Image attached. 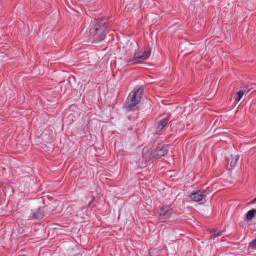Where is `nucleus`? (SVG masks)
<instances>
[{"instance_id": "f257e3e1", "label": "nucleus", "mask_w": 256, "mask_h": 256, "mask_svg": "<svg viewBox=\"0 0 256 256\" xmlns=\"http://www.w3.org/2000/svg\"><path fill=\"white\" fill-rule=\"evenodd\" d=\"M108 21L106 18L94 20L90 26L89 40L92 43L102 42L108 30Z\"/></svg>"}, {"instance_id": "f03ea898", "label": "nucleus", "mask_w": 256, "mask_h": 256, "mask_svg": "<svg viewBox=\"0 0 256 256\" xmlns=\"http://www.w3.org/2000/svg\"><path fill=\"white\" fill-rule=\"evenodd\" d=\"M144 92L143 86H138L130 93L124 105V108L127 112L134 110V108L140 102Z\"/></svg>"}, {"instance_id": "7ed1b4c3", "label": "nucleus", "mask_w": 256, "mask_h": 256, "mask_svg": "<svg viewBox=\"0 0 256 256\" xmlns=\"http://www.w3.org/2000/svg\"><path fill=\"white\" fill-rule=\"evenodd\" d=\"M151 50H138L135 53L134 58L130 60L129 63L132 62L134 64L142 63L147 60L150 56Z\"/></svg>"}, {"instance_id": "20e7f679", "label": "nucleus", "mask_w": 256, "mask_h": 256, "mask_svg": "<svg viewBox=\"0 0 256 256\" xmlns=\"http://www.w3.org/2000/svg\"><path fill=\"white\" fill-rule=\"evenodd\" d=\"M172 208L170 206H164L158 210V215L160 222H165L172 216Z\"/></svg>"}, {"instance_id": "39448f33", "label": "nucleus", "mask_w": 256, "mask_h": 256, "mask_svg": "<svg viewBox=\"0 0 256 256\" xmlns=\"http://www.w3.org/2000/svg\"><path fill=\"white\" fill-rule=\"evenodd\" d=\"M169 151L168 145L159 146L153 150L152 152V155L154 158H159L166 156Z\"/></svg>"}, {"instance_id": "423d86ee", "label": "nucleus", "mask_w": 256, "mask_h": 256, "mask_svg": "<svg viewBox=\"0 0 256 256\" xmlns=\"http://www.w3.org/2000/svg\"><path fill=\"white\" fill-rule=\"evenodd\" d=\"M190 199L194 202H206V192L205 191L199 190L192 193L190 196Z\"/></svg>"}, {"instance_id": "0eeeda50", "label": "nucleus", "mask_w": 256, "mask_h": 256, "mask_svg": "<svg viewBox=\"0 0 256 256\" xmlns=\"http://www.w3.org/2000/svg\"><path fill=\"white\" fill-rule=\"evenodd\" d=\"M44 216V211L42 208H39L37 210L32 212V214L30 216V220H40Z\"/></svg>"}, {"instance_id": "6e6552de", "label": "nucleus", "mask_w": 256, "mask_h": 256, "mask_svg": "<svg viewBox=\"0 0 256 256\" xmlns=\"http://www.w3.org/2000/svg\"><path fill=\"white\" fill-rule=\"evenodd\" d=\"M170 116H168L166 118H164L156 122L157 129L159 130H162L168 124L170 120Z\"/></svg>"}, {"instance_id": "1a4fd4ad", "label": "nucleus", "mask_w": 256, "mask_h": 256, "mask_svg": "<svg viewBox=\"0 0 256 256\" xmlns=\"http://www.w3.org/2000/svg\"><path fill=\"white\" fill-rule=\"evenodd\" d=\"M256 216V210L252 209L250 210L246 214V219L252 220Z\"/></svg>"}, {"instance_id": "9d476101", "label": "nucleus", "mask_w": 256, "mask_h": 256, "mask_svg": "<svg viewBox=\"0 0 256 256\" xmlns=\"http://www.w3.org/2000/svg\"><path fill=\"white\" fill-rule=\"evenodd\" d=\"M244 95V92L243 90L238 91L235 96V98L237 102H239Z\"/></svg>"}, {"instance_id": "9b49d317", "label": "nucleus", "mask_w": 256, "mask_h": 256, "mask_svg": "<svg viewBox=\"0 0 256 256\" xmlns=\"http://www.w3.org/2000/svg\"><path fill=\"white\" fill-rule=\"evenodd\" d=\"M238 162V158H234L232 156H231V159L228 160V162H230V165L232 168H234L236 166Z\"/></svg>"}, {"instance_id": "f8f14e48", "label": "nucleus", "mask_w": 256, "mask_h": 256, "mask_svg": "<svg viewBox=\"0 0 256 256\" xmlns=\"http://www.w3.org/2000/svg\"><path fill=\"white\" fill-rule=\"evenodd\" d=\"M222 232L216 230H213L211 232L212 235L214 238H216V237L221 236L222 234Z\"/></svg>"}, {"instance_id": "ddd939ff", "label": "nucleus", "mask_w": 256, "mask_h": 256, "mask_svg": "<svg viewBox=\"0 0 256 256\" xmlns=\"http://www.w3.org/2000/svg\"><path fill=\"white\" fill-rule=\"evenodd\" d=\"M250 246L253 248H256V238L250 243Z\"/></svg>"}, {"instance_id": "4468645a", "label": "nucleus", "mask_w": 256, "mask_h": 256, "mask_svg": "<svg viewBox=\"0 0 256 256\" xmlns=\"http://www.w3.org/2000/svg\"><path fill=\"white\" fill-rule=\"evenodd\" d=\"M255 202H256V198L252 200L250 202V204H254Z\"/></svg>"}]
</instances>
